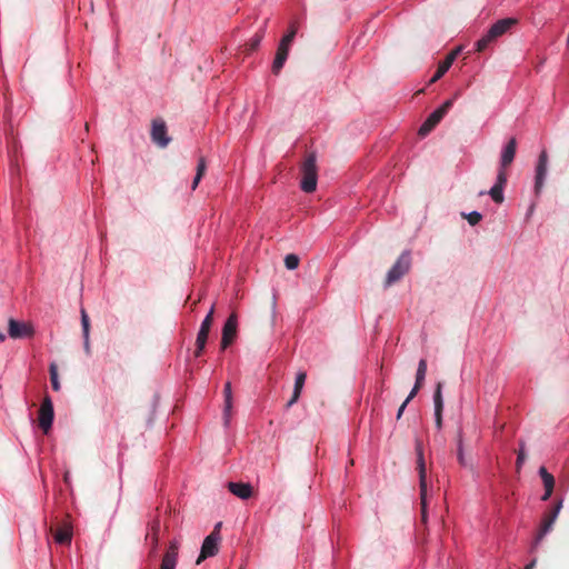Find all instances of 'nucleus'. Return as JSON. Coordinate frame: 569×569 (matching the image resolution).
Returning <instances> with one entry per match:
<instances>
[{"instance_id": "1", "label": "nucleus", "mask_w": 569, "mask_h": 569, "mask_svg": "<svg viewBox=\"0 0 569 569\" xmlns=\"http://www.w3.org/2000/svg\"><path fill=\"white\" fill-rule=\"evenodd\" d=\"M316 161L317 159L315 153H310L306 157L301 164L302 178L300 188L307 193L313 192L317 189L318 168Z\"/></svg>"}, {"instance_id": "2", "label": "nucleus", "mask_w": 569, "mask_h": 569, "mask_svg": "<svg viewBox=\"0 0 569 569\" xmlns=\"http://www.w3.org/2000/svg\"><path fill=\"white\" fill-rule=\"evenodd\" d=\"M417 463L419 471V486H420V500H421V516L422 521L427 520V470L426 462L423 458L422 446L420 442H417Z\"/></svg>"}, {"instance_id": "3", "label": "nucleus", "mask_w": 569, "mask_h": 569, "mask_svg": "<svg viewBox=\"0 0 569 569\" xmlns=\"http://www.w3.org/2000/svg\"><path fill=\"white\" fill-rule=\"evenodd\" d=\"M411 258L410 252L405 251L400 254L396 263L389 270L386 279V284L390 286L402 278L410 269Z\"/></svg>"}, {"instance_id": "4", "label": "nucleus", "mask_w": 569, "mask_h": 569, "mask_svg": "<svg viewBox=\"0 0 569 569\" xmlns=\"http://www.w3.org/2000/svg\"><path fill=\"white\" fill-rule=\"evenodd\" d=\"M220 539L219 532L216 531H212L208 537H206L201 547L200 556L197 559V565H200L204 559L218 553Z\"/></svg>"}, {"instance_id": "5", "label": "nucleus", "mask_w": 569, "mask_h": 569, "mask_svg": "<svg viewBox=\"0 0 569 569\" xmlns=\"http://www.w3.org/2000/svg\"><path fill=\"white\" fill-rule=\"evenodd\" d=\"M562 508V501L560 500L555 508L542 518L541 526L539 532L537 535L535 547L543 539V537L551 531L553 523L556 522L559 512Z\"/></svg>"}, {"instance_id": "6", "label": "nucleus", "mask_w": 569, "mask_h": 569, "mask_svg": "<svg viewBox=\"0 0 569 569\" xmlns=\"http://www.w3.org/2000/svg\"><path fill=\"white\" fill-rule=\"evenodd\" d=\"M53 421V405L50 397H44L39 409V426L44 433H48Z\"/></svg>"}, {"instance_id": "7", "label": "nucleus", "mask_w": 569, "mask_h": 569, "mask_svg": "<svg viewBox=\"0 0 569 569\" xmlns=\"http://www.w3.org/2000/svg\"><path fill=\"white\" fill-rule=\"evenodd\" d=\"M506 184H507V172L503 170H499L498 174H497V181L492 186V188L488 192L480 191L479 196H483V194L488 193L496 203H502L505 200L503 189H505Z\"/></svg>"}, {"instance_id": "8", "label": "nucleus", "mask_w": 569, "mask_h": 569, "mask_svg": "<svg viewBox=\"0 0 569 569\" xmlns=\"http://www.w3.org/2000/svg\"><path fill=\"white\" fill-rule=\"evenodd\" d=\"M8 333L12 339L27 338L33 335V329L31 325L27 322L9 319Z\"/></svg>"}, {"instance_id": "9", "label": "nucleus", "mask_w": 569, "mask_h": 569, "mask_svg": "<svg viewBox=\"0 0 569 569\" xmlns=\"http://www.w3.org/2000/svg\"><path fill=\"white\" fill-rule=\"evenodd\" d=\"M237 326L238 320L234 313L230 315L227 319L223 329H222V338H221V348L226 349L236 338L237 335Z\"/></svg>"}, {"instance_id": "10", "label": "nucleus", "mask_w": 569, "mask_h": 569, "mask_svg": "<svg viewBox=\"0 0 569 569\" xmlns=\"http://www.w3.org/2000/svg\"><path fill=\"white\" fill-rule=\"evenodd\" d=\"M151 138L152 141L161 148H164L169 144L171 139L167 134V127L164 121L154 120L152 122Z\"/></svg>"}, {"instance_id": "11", "label": "nucleus", "mask_w": 569, "mask_h": 569, "mask_svg": "<svg viewBox=\"0 0 569 569\" xmlns=\"http://www.w3.org/2000/svg\"><path fill=\"white\" fill-rule=\"evenodd\" d=\"M548 170V154L546 150H542L539 154L538 164L536 168V182L535 189L536 192H539L545 183V179Z\"/></svg>"}, {"instance_id": "12", "label": "nucleus", "mask_w": 569, "mask_h": 569, "mask_svg": "<svg viewBox=\"0 0 569 569\" xmlns=\"http://www.w3.org/2000/svg\"><path fill=\"white\" fill-rule=\"evenodd\" d=\"M517 141L515 138H511L501 151L499 170L506 171V168L510 166L515 159Z\"/></svg>"}, {"instance_id": "13", "label": "nucleus", "mask_w": 569, "mask_h": 569, "mask_svg": "<svg viewBox=\"0 0 569 569\" xmlns=\"http://www.w3.org/2000/svg\"><path fill=\"white\" fill-rule=\"evenodd\" d=\"M516 23H517V20L513 18H505V19L498 20L488 30L489 37H493L495 39H497V38L503 36Z\"/></svg>"}, {"instance_id": "14", "label": "nucleus", "mask_w": 569, "mask_h": 569, "mask_svg": "<svg viewBox=\"0 0 569 569\" xmlns=\"http://www.w3.org/2000/svg\"><path fill=\"white\" fill-rule=\"evenodd\" d=\"M179 545L177 541H171L170 546L162 558L160 569H176L178 561Z\"/></svg>"}, {"instance_id": "15", "label": "nucleus", "mask_w": 569, "mask_h": 569, "mask_svg": "<svg viewBox=\"0 0 569 569\" xmlns=\"http://www.w3.org/2000/svg\"><path fill=\"white\" fill-rule=\"evenodd\" d=\"M224 395V407H223V422L224 426L228 427L231 419V410H232V390L231 383L227 382L223 389Z\"/></svg>"}, {"instance_id": "16", "label": "nucleus", "mask_w": 569, "mask_h": 569, "mask_svg": "<svg viewBox=\"0 0 569 569\" xmlns=\"http://www.w3.org/2000/svg\"><path fill=\"white\" fill-rule=\"evenodd\" d=\"M229 490L240 499H249L252 495V487L243 482H229Z\"/></svg>"}, {"instance_id": "17", "label": "nucleus", "mask_w": 569, "mask_h": 569, "mask_svg": "<svg viewBox=\"0 0 569 569\" xmlns=\"http://www.w3.org/2000/svg\"><path fill=\"white\" fill-rule=\"evenodd\" d=\"M213 313H214V306L212 305L208 315L206 316V318L203 319V321L201 322V326H200V329H199V332L197 335V339L199 340H208V336H209V332H210V329H211V326H212V322H213Z\"/></svg>"}, {"instance_id": "18", "label": "nucleus", "mask_w": 569, "mask_h": 569, "mask_svg": "<svg viewBox=\"0 0 569 569\" xmlns=\"http://www.w3.org/2000/svg\"><path fill=\"white\" fill-rule=\"evenodd\" d=\"M306 378H307V375L305 371H300L297 373L296 380H295L293 393H292L291 399L287 403L288 407H291L292 405H295L298 401V399L301 395V391L303 389Z\"/></svg>"}, {"instance_id": "19", "label": "nucleus", "mask_w": 569, "mask_h": 569, "mask_svg": "<svg viewBox=\"0 0 569 569\" xmlns=\"http://www.w3.org/2000/svg\"><path fill=\"white\" fill-rule=\"evenodd\" d=\"M81 326L83 335V347L87 355H90V321L84 309H81Z\"/></svg>"}, {"instance_id": "20", "label": "nucleus", "mask_w": 569, "mask_h": 569, "mask_svg": "<svg viewBox=\"0 0 569 569\" xmlns=\"http://www.w3.org/2000/svg\"><path fill=\"white\" fill-rule=\"evenodd\" d=\"M288 54H289V48L279 44L273 63H272V72L273 73L277 74L280 72L281 68L283 67V64L288 58Z\"/></svg>"}, {"instance_id": "21", "label": "nucleus", "mask_w": 569, "mask_h": 569, "mask_svg": "<svg viewBox=\"0 0 569 569\" xmlns=\"http://www.w3.org/2000/svg\"><path fill=\"white\" fill-rule=\"evenodd\" d=\"M71 538H72V530L68 526L59 528L54 532V540H56L57 543H60V545L70 543L71 542Z\"/></svg>"}, {"instance_id": "22", "label": "nucleus", "mask_w": 569, "mask_h": 569, "mask_svg": "<svg viewBox=\"0 0 569 569\" xmlns=\"http://www.w3.org/2000/svg\"><path fill=\"white\" fill-rule=\"evenodd\" d=\"M457 457H458V461L460 463V466L465 467V468H468L470 467V462L469 460L467 459L466 455H465V450H463V438H462V432L459 431L458 432V439H457Z\"/></svg>"}, {"instance_id": "23", "label": "nucleus", "mask_w": 569, "mask_h": 569, "mask_svg": "<svg viewBox=\"0 0 569 569\" xmlns=\"http://www.w3.org/2000/svg\"><path fill=\"white\" fill-rule=\"evenodd\" d=\"M539 476L541 477L545 489L555 488V477L551 473H549L545 467L539 468Z\"/></svg>"}, {"instance_id": "24", "label": "nucleus", "mask_w": 569, "mask_h": 569, "mask_svg": "<svg viewBox=\"0 0 569 569\" xmlns=\"http://www.w3.org/2000/svg\"><path fill=\"white\" fill-rule=\"evenodd\" d=\"M207 166L204 158H200L197 166V173L192 181V190H194L206 172Z\"/></svg>"}, {"instance_id": "25", "label": "nucleus", "mask_w": 569, "mask_h": 569, "mask_svg": "<svg viewBox=\"0 0 569 569\" xmlns=\"http://www.w3.org/2000/svg\"><path fill=\"white\" fill-rule=\"evenodd\" d=\"M433 405L435 411L443 410V399H442V383L438 382L435 395H433Z\"/></svg>"}, {"instance_id": "26", "label": "nucleus", "mask_w": 569, "mask_h": 569, "mask_svg": "<svg viewBox=\"0 0 569 569\" xmlns=\"http://www.w3.org/2000/svg\"><path fill=\"white\" fill-rule=\"evenodd\" d=\"M297 30H298V28H297L296 23L295 22L291 23L288 33L283 36V38L281 39L279 44L290 48V46L297 34Z\"/></svg>"}, {"instance_id": "27", "label": "nucleus", "mask_w": 569, "mask_h": 569, "mask_svg": "<svg viewBox=\"0 0 569 569\" xmlns=\"http://www.w3.org/2000/svg\"><path fill=\"white\" fill-rule=\"evenodd\" d=\"M427 372V361L421 359L418 363L417 375H416V383L418 386H422Z\"/></svg>"}, {"instance_id": "28", "label": "nucleus", "mask_w": 569, "mask_h": 569, "mask_svg": "<svg viewBox=\"0 0 569 569\" xmlns=\"http://www.w3.org/2000/svg\"><path fill=\"white\" fill-rule=\"evenodd\" d=\"M496 39L493 37H489V32H487L483 37H481L477 42H476V50L478 52H481L483 50H486L488 48V46L495 41Z\"/></svg>"}, {"instance_id": "29", "label": "nucleus", "mask_w": 569, "mask_h": 569, "mask_svg": "<svg viewBox=\"0 0 569 569\" xmlns=\"http://www.w3.org/2000/svg\"><path fill=\"white\" fill-rule=\"evenodd\" d=\"M50 380H51L52 389L54 391H59L60 382H59V377H58V369H57V366L53 363L50 366Z\"/></svg>"}, {"instance_id": "30", "label": "nucleus", "mask_w": 569, "mask_h": 569, "mask_svg": "<svg viewBox=\"0 0 569 569\" xmlns=\"http://www.w3.org/2000/svg\"><path fill=\"white\" fill-rule=\"evenodd\" d=\"M284 266L289 270H295L299 266V257L297 254L290 253L284 258Z\"/></svg>"}, {"instance_id": "31", "label": "nucleus", "mask_w": 569, "mask_h": 569, "mask_svg": "<svg viewBox=\"0 0 569 569\" xmlns=\"http://www.w3.org/2000/svg\"><path fill=\"white\" fill-rule=\"evenodd\" d=\"M449 69H450V67L447 63H445L443 61H441L438 66L436 73L430 79V83L437 82Z\"/></svg>"}, {"instance_id": "32", "label": "nucleus", "mask_w": 569, "mask_h": 569, "mask_svg": "<svg viewBox=\"0 0 569 569\" xmlns=\"http://www.w3.org/2000/svg\"><path fill=\"white\" fill-rule=\"evenodd\" d=\"M526 450H525V445L521 443L520 445V449L518 451V456H517V461H516V466H517V470L519 471L522 467V465L525 463L526 461Z\"/></svg>"}, {"instance_id": "33", "label": "nucleus", "mask_w": 569, "mask_h": 569, "mask_svg": "<svg viewBox=\"0 0 569 569\" xmlns=\"http://www.w3.org/2000/svg\"><path fill=\"white\" fill-rule=\"evenodd\" d=\"M466 218L471 226H476L482 219V216L478 211H472L468 213Z\"/></svg>"}, {"instance_id": "34", "label": "nucleus", "mask_w": 569, "mask_h": 569, "mask_svg": "<svg viewBox=\"0 0 569 569\" xmlns=\"http://www.w3.org/2000/svg\"><path fill=\"white\" fill-rule=\"evenodd\" d=\"M443 117L442 110L436 109L427 119L437 126Z\"/></svg>"}, {"instance_id": "35", "label": "nucleus", "mask_w": 569, "mask_h": 569, "mask_svg": "<svg viewBox=\"0 0 569 569\" xmlns=\"http://www.w3.org/2000/svg\"><path fill=\"white\" fill-rule=\"evenodd\" d=\"M436 127V124H433L432 122H429V120L427 119L422 126L420 127L419 129V134L420 136H426L428 134L433 128Z\"/></svg>"}, {"instance_id": "36", "label": "nucleus", "mask_w": 569, "mask_h": 569, "mask_svg": "<svg viewBox=\"0 0 569 569\" xmlns=\"http://www.w3.org/2000/svg\"><path fill=\"white\" fill-rule=\"evenodd\" d=\"M436 127V124H433L432 122H429V120L427 119L422 126L420 127L419 129V134L420 136H426L428 134L433 128Z\"/></svg>"}, {"instance_id": "37", "label": "nucleus", "mask_w": 569, "mask_h": 569, "mask_svg": "<svg viewBox=\"0 0 569 569\" xmlns=\"http://www.w3.org/2000/svg\"><path fill=\"white\" fill-rule=\"evenodd\" d=\"M461 51V48H457L455 49L453 51H451L443 60L445 63H447L449 67L452 66V63L455 62L457 56L460 53Z\"/></svg>"}, {"instance_id": "38", "label": "nucleus", "mask_w": 569, "mask_h": 569, "mask_svg": "<svg viewBox=\"0 0 569 569\" xmlns=\"http://www.w3.org/2000/svg\"><path fill=\"white\" fill-rule=\"evenodd\" d=\"M206 343H207V340H202V342L199 339L196 340V346H197V349L194 351L196 357H199L202 353V351L206 347Z\"/></svg>"}, {"instance_id": "39", "label": "nucleus", "mask_w": 569, "mask_h": 569, "mask_svg": "<svg viewBox=\"0 0 569 569\" xmlns=\"http://www.w3.org/2000/svg\"><path fill=\"white\" fill-rule=\"evenodd\" d=\"M420 387L421 386H418L417 383H415V387L412 388V390L410 391L409 396L405 400L406 403H409L415 398V396L417 395V392L420 389Z\"/></svg>"}, {"instance_id": "40", "label": "nucleus", "mask_w": 569, "mask_h": 569, "mask_svg": "<svg viewBox=\"0 0 569 569\" xmlns=\"http://www.w3.org/2000/svg\"><path fill=\"white\" fill-rule=\"evenodd\" d=\"M452 106V100H447L445 101L439 108L438 110H442V114L445 116L448 110L451 108Z\"/></svg>"}, {"instance_id": "41", "label": "nucleus", "mask_w": 569, "mask_h": 569, "mask_svg": "<svg viewBox=\"0 0 569 569\" xmlns=\"http://www.w3.org/2000/svg\"><path fill=\"white\" fill-rule=\"evenodd\" d=\"M435 420L438 429L442 427V411H435Z\"/></svg>"}, {"instance_id": "42", "label": "nucleus", "mask_w": 569, "mask_h": 569, "mask_svg": "<svg viewBox=\"0 0 569 569\" xmlns=\"http://www.w3.org/2000/svg\"><path fill=\"white\" fill-rule=\"evenodd\" d=\"M552 491L553 489H545V493L542 495L541 500L547 501L551 497Z\"/></svg>"}, {"instance_id": "43", "label": "nucleus", "mask_w": 569, "mask_h": 569, "mask_svg": "<svg viewBox=\"0 0 569 569\" xmlns=\"http://www.w3.org/2000/svg\"><path fill=\"white\" fill-rule=\"evenodd\" d=\"M408 403H406V401H403V403L400 406V408L398 409V412H397V419H400L406 407H407Z\"/></svg>"}, {"instance_id": "44", "label": "nucleus", "mask_w": 569, "mask_h": 569, "mask_svg": "<svg viewBox=\"0 0 569 569\" xmlns=\"http://www.w3.org/2000/svg\"><path fill=\"white\" fill-rule=\"evenodd\" d=\"M151 539H152L153 549H156L158 546V536L156 532H153V535L151 536Z\"/></svg>"}, {"instance_id": "45", "label": "nucleus", "mask_w": 569, "mask_h": 569, "mask_svg": "<svg viewBox=\"0 0 569 569\" xmlns=\"http://www.w3.org/2000/svg\"><path fill=\"white\" fill-rule=\"evenodd\" d=\"M535 566H536V560H532L531 562H529V563L525 567V569H533V568H535Z\"/></svg>"}, {"instance_id": "46", "label": "nucleus", "mask_w": 569, "mask_h": 569, "mask_svg": "<svg viewBox=\"0 0 569 569\" xmlns=\"http://www.w3.org/2000/svg\"><path fill=\"white\" fill-rule=\"evenodd\" d=\"M6 339L4 333L0 330V341H3Z\"/></svg>"}, {"instance_id": "47", "label": "nucleus", "mask_w": 569, "mask_h": 569, "mask_svg": "<svg viewBox=\"0 0 569 569\" xmlns=\"http://www.w3.org/2000/svg\"><path fill=\"white\" fill-rule=\"evenodd\" d=\"M220 527H221V523H220V522H219V523H217V525H216V528H214V530H213V531L218 532V530L220 529Z\"/></svg>"}]
</instances>
